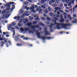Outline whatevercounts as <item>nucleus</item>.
Instances as JSON below:
<instances>
[{"instance_id":"1","label":"nucleus","mask_w":77,"mask_h":77,"mask_svg":"<svg viewBox=\"0 0 77 77\" xmlns=\"http://www.w3.org/2000/svg\"><path fill=\"white\" fill-rule=\"evenodd\" d=\"M58 19L57 17H54V24L53 23H51V25L49 26V27L52 29L53 28V26L54 24H56L57 25V29H60L61 28L59 26V25H60L62 26V28H66V27L67 26H71L70 24H66L65 23H57L56 22V20H58Z\"/></svg>"},{"instance_id":"2","label":"nucleus","mask_w":77,"mask_h":77,"mask_svg":"<svg viewBox=\"0 0 77 77\" xmlns=\"http://www.w3.org/2000/svg\"><path fill=\"white\" fill-rule=\"evenodd\" d=\"M35 7L34 5H32V7L30 8V10H31V12L33 13H35L36 11L34 10Z\"/></svg>"},{"instance_id":"3","label":"nucleus","mask_w":77,"mask_h":77,"mask_svg":"<svg viewBox=\"0 0 77 77\" xmlns=\"http://www.w3.org/2000/svg\"><path fill=\"white\" fill-rule=\"evenodd\" d=\"M29 29V28L28 27V28H25V29H24L23 28H21L20 29V31L22 32H23L24 31V30H25V31H27Z\"/></svg>"},{"instance_id":"4","label":"nucleus","mask_w":77,"mask_h":77,"mask_svg":"<svg viewBox=\"0 0 77 77\" xmlns=\"http://www.w3.org/2000/svg\"><path fill=\"white\" fill-rule=\"evenodd\" d=\"M47 28L45 27L44 28V30H45V35H50V34L48 32V31L47 30Z\"/></svg>"},{"instance_id":"5","label":"nucleus","mask_w":77,"mask_h":77,"mask_svg":"<svg viewBox=\"0 0 77 77\" xmlns=\"http://www.w3.org/2000/svg\"><path fill=\"white\" fill-rule=\"evenodd\" d=\"M40 8H41V7H38V8H37V9H36V11H38V12H39V13H41L42 11V9H40Z\"/></svg>"},{"instance_id":"6","label":"nucleus","mask_w":77,"mask_h":77,"mask_svg":"<svg viewBox=\"0 0 77 77\" xmlns=\"http://www.w3.org/2000/svg\"><path fill=\"white\" fill-rule=\"evenodd\" d=\"M29 15V14H25V13H23L22 16H21V18H23V17H24L25 16H28Z\"/></svg>"},{"instance_id":"7","label":"nucleus","mask_w":77,"mask_h":77,"mask_svg":"<svg viewBox=\"0 0 77 77\" xmlns=\"http://www.w3.org/2000/svg\"><path fill=\"white\" fill-rule=\"evenodd\" d=\"M54 9L55 10L54 11V13H56L57 12V10H60L61 9L59 7H55Z\"/></svg>"},{"instance_id":"8","label":"nucleus","mask_w":77,"mask_h":77,"mask_svg":"<svg viewBox=\"0 0 77 77\" xmlns=\"http://www.w3.org/2000/svg\"><path fill=\"white\" fill-rule=\"evenodd\" d=\"M32 23L31 22L28 23H27L26 24L27 26H30V27L32 26Z\"/></svg>"},{"instance_id":"9","label":"nucleus","mask_w":77,"mask_h":77,"mask_svg":"<svg viewBox=\"0 0 77 77\" xmlns=\"http://www.w3.org/2000/svg\"><path fill=\"white\" fill-rule=\"evenodd\" d=\"M8 16H9L8 14H7L6 15H3V18L4 19L5 18H7Z\"/></svg>"},{"instance_id":"10","label":"nucleus","mask_w":77,"mask_h":77,"mask_svg":"<svg viewBox=\"0 0 77 77\" xmlns=\"http://www.w3.org/2000/svg\"><path fill=\"white\" fill-rule=\"evenodd\" d=\"M35 17H37V18L35 19V20H38L39 19V18L38 17V15H35L34 16Z\"/></svg>"},{"instance_id":"11","label":"nucleus","mask_w":77,"mask_h":77,"mask_svg":"<svg viewBox=\"0 0 77 77\" xmlns=\"http://www.w3.org/2000/svg\"><path fill=\"white\" fill-rule=\"evenodd\" d=\"M28 31H29V33H32V34H34V31H32L31 30H30L29 28V30H28Z\"/></svg>"},{"instance_id":"12","label":"nucleus","mask_w":77,"mask_h":77,"mask_svg":"<svg viewBox=\"0 0 77 77\" xmlns=\"http://www.w3.org/2000/svg\"><path fill=\"white\" fill-rule=\"evenodd\" d=\"M40 38H41L42 39L45 40L46 38H47V37H45V36H41V37H40Z\"/></svg>"},{"instance_id":"13","label":"nucleus","mask_w":77,"mask_h":77,"mask_svg":"<svg viewBox=\"0 0 77 77\" xmlns=\"http://www.w3.org/2000/svg\"><path fill=\"white\" fill-rule=\"evenodd\" d=\"M39 24L40 25H41L43 27H44L45 26L44 24H43L42 22H40L39 23Z\"/></svg>"},{"instance_id":"14","label":"nucleus","mask_w":77,"mask_h":77,"mask_svg":"<svg viewBox=\"0 0 77 77\" xmlns=\"http://www.w3.org/2000/svg\"><path fill=\"white\" fill-rule=\"evenodd\" d=\"M25 9H26L27 10H28L29 9H30V8L29 7H27V6H26L25 7Z\"/></svg>"},{"instance_id":"15","label":"nucleus","mask_w":77,"mask_h":77,"mask_svg":"<svg viewBox=\"0 0 77 77\" xmlns=\"http://www.w3.org/2000/svg\"><path fill=\"white\" fill-rule=\"evenodd\" d=\"M36 34L37 35L38 37V38H40V37H41V35H40V33H37Z\"/></svg>"},{"instance_id":"16","label":"nucleus","mask_w":77,"mask_h":77,"mask_svg":"<svg viewBox=\"0 0 77 77\" xmlns=\"http://www.w3.org/2000/svg\"><path fill=\"white\" fill-rule=\"evenodd\" d=\"M25 21H24L23 22V23L24 24H26V22H28V20L27 19H26L25 20Z\"/></svg>"},{"instance_id":"17","label":"nucleus","mask_w":77,"mask_h":77,"mask_svg":"<svg viewBox=\"0 0 77 77\" xmlns=\"http://www.w3.org/2000/svg\"><path fill=\"white\" fill-rule=\"evenodd\" d=\"M64 19L62 18L61 19V20H60V22H64Z\"/></svg>"},{"instance_id":"18","label":"nucleus","mask_w":77,"mask_h":77,"mask_svg":"<svg viewBox=\"0 0 77 77\" xmlns=\"http://www.w3.org/2000/svg\"><path fill=\"white\" fill-rule=\"evenodd\" d=\"M17 46H22L23 45L22 44H17Z\"/></svg>"},{"instance_id":"19","label":"nucleus","mask_w":77,"mask_h":77,"mask_svg":"<svg viewBox=\"0 0 77 77\" xmlns=\"http://www.w3.org/2000/svg\"><path fill=\"white\" fill-rule=\"evenodd\" d=\"M34 19L33 17L29 16V20H32Z\"/></svg>"},{"instance_id":"20","label":"nucleus","mask_w":77,"mask_h":77,"mask_svg":"<svg viewBox=\"0 0 77 77\" xmlns=\"http://www.w3.org/2000/svg\"><path fill=\"white\" fill-rule=\"evenodd\" d=\"M6 6L7 7H10L11 6V5L9 3H7V4L6 5Z\"/></svg>"},{"instance_id":"21","label":"nucleus","mask_w":77,"mask_h":77,"mask_svg":"<svg viewBox=\"0 0 77 77\" xmlns=\"http://www.w3.org/2000/svg\"><path fill=\"white\" fill-rule=\"evenodd\" d=\"M45 1L44 0H41V3L42 4H43L45 3Z\"/></svg>"},{"instance_id":"22","label":"nucleus","mask_w":77,"mask_h":77,"mask_svg":"<svg viewBox=\"0 0 77 77\" xmlns=\"http://www.w3.org/2000/svg\"><path fill=\"white\" fill-rule=\"evenodd\" d=\"M47 19L48 21H50L51 20V19L50 17H47Z\"/></svg>"},{"instance_id":"23","label":"nucleus","mask_w":77,"mask_h":77,"mask_svg":"<svg viewBox=\"0 0 77 77\" xmlns=\"http://www.w3.org/2000/svg\"><path fill=\"white\" fill-rule=\"evenodd\" d=\"M30 27H31V28L32 29H34L35 28V26H30Z\"/></svg>"},{"instance_id":"24","label":"nucleus","mask_w":77,"mask_h":77,"mask_svg":"<svg viewBox=\"0 0 77 77\" xmlns=\"http://www.w3.org/2000/svg\"><path fill=\"white\" fill-rule=\"evenodd\" d=\"M15 41H18L19 39V38L17 37H15Z\"/></svg>"},{"instance_id":"25","label":"nucleus","mask_w":77,"mask_h":77,"mask_svg":"<svg viewBox=\"0 0 77 77\" xmlns=\"http://www.w3.org/2000/svg\"><path fill=\"white\" fill-rule=\"evenodd\" d=\"M1 43H2V44H1V46L2 47H3L4 46V44H5L4 42H1Z\"/></svg>"},{"instance_id":"26","label":"nucleus","mask_w":77,"mask_h":77,"mask_svg":"<svg viewBox=\"0 0 77 77\" xmlns=\"http://www.w3.org/2000/svg\"><path fill=\"white\" fill-rule=\"evenodd\" d=\"M8 33V32H3V34L4 35H7Z\"/></svg>"},{"instance_id":"27","label":"nucleus","mask_w":77,"mask_h":77,"mask_svg":"<svg viewBox=\"0 0 77 77\" xmlns=\"http://www.w3.org/2000/svg\"><path fill=\"white\" fill-rule=\"evenodd\" d=\"M12 32H13V36H14L15 35V30H13L12 31Z\"/></svg>"},{"instance_id":"28","label":"nucleus","mask_w":77,"mask_h":77,"mask_svg":"<svg viewBox=\"0 0 77 77\" xmlns=\"http://www.w3.org/2000/svg\"><path fill=\"white\" fill-rule=\"evenodd\" d=\"M19 17H17L16 16H15V17H14V19H19Z\"/></svg>"},{"instance_id":"29","label":"nucleus","mask_w":77,"mask_h":77,"mask_svg":"<svg viewBox=\"0 0 77 77\" xmlns=\"http://www.w3.org/2000/svg\"><path fill=\"white\" fill-rule=\"evenodd\" d=\"M49 15L50 16H53V13H50Z\"/></svg>"},{"instance_id":"30","label":"nucleus","mask_w":77,"mask_h":77,"mask_svg":"<svg viewBox=\"0 0 77 77\" xmlns=\"http://www.w3.org/2000/svg\"><path fill=\"white\" fill-rule=\"evenodd\" d=\"M41 7L42 8H45V6L44 5H41Z\"/></svg>"},{"instance_id":"31","label":"nucleus","mask_w":77,"mask_h":77,"mask_svg":"<svg viewBox=\"0 0 77 77\" xmlns=\"http://www.w3.org/2000/svg\"><path fill=\"white\" fill-rule=\"evenodd\" d=\"M12 7H12V9H14L15 8V5H12Z\"/></svg>"},{"instance_id":"32","label":"nucleus","mask_w":77,"mask_h":77,"mask_svg":"<svg viewBox=\"0 0 77 77\" xmlns=\"http://www.w3.org/2000/svg\"><path fill=\"white\" fill-rule=\"evenodd\" d=\"M37 23V22L35 21L33 22V24H36Z\"/></svg>"},{"instance_id":"33","label":"nucleus","mask_w":77,"mask_h":77,"mask_svg":"<svg viewBox=\"0 0 77 77\" xmlns=\"http://www.w3.org/2000/svg\"><path fill=\"white\" fill-rule=\"evenodd\" d=\"M4 38H0V41L4 40Z\"/></svg>"},{"instance_id":"34","label":"nucleus","mask_w":77,"mask_h":77,"mask_svg":"<svg viewBox=\"0 0 77 77\" xmlns=\"http://www.w3.org/2000/svg\"><path fill=\"white\" fill-rule=\"evenodd\" d=\"M48 12V10H46L45 11V14H47Z\"/></svg>"},{"instance_id":"35","label":"nucleus","mask_w":77,"mask_h":77,"mask_svg":"<svg viewBox=\"0 0 77 77\" xmlns=\"http://www.w3.org/2000/svg\"><path fill=\"white\" fill-rule=\"evenodd\" d=\"M48 10L49 11H51V8H50V6L48 7Z\"/></svg>"},{"instance_id":"36","label":"nucleus","mask_w":77,"mask_h":77,"mask_svg":"<svg viewBox=\"0 0 77 77\" xmlns=\"http://www.w3.org/2000/svg\"><path fill=\"white\" fill-rule=\"evenodd\" d=\"M16 25V23H12V25L13 26H15Z\"/></svg>"},{"instance_id":"37","label":"nucleus","mask_w":77,"mask_h":77,"mask_svg":"<svg viewBox=\"0 0 77 77\" xmlns=\"http://www.w3.org/2000/svg\"><path fill=\"white\" fill-rule=\"evenodd\" d=\"M35 28H38L39 27V26L38 25H37L36 26H35Z\"/></svg>"},{"instance_id":"38","label":"nucleus","mask_w":77,"mask_h":77,"mask_svg":"<svg viewBox=\"0 0 77 77\" xmlns=\"http://www.w3.org/2000/svg\"><path fill=\"white\" fill-rule=\"evenodd\" d=\"M47 38L48 39H50L52 38L51 37H48V38L47 37Z\"/></svg>"},{"instance_id":"39","label":"nucleus","mask_w":77,"mask_h":77,"mask_svg":"<svg viewBox=\"0 0 77 77\" xmlns=\"http://www.w3.org/2000/svg\"><path fill=\"white\" fill-rule=\"evenodd\" d=\"M4 40V42H5L6 43V44H8V42H7V40H6L5 39H4V40Z\"/></svg>"},{"instance_id":"40","label":"nucleus","mask_w":77,"mask_h":77,"mask_svg":"<svg viewBox=\"0 0 77 77\" xmlns=\"http://www.w3.org/2000/svg\"><path fill=\"white\" fill-rule=\"evenodd\" d=\"M71 5V2H69L68 4V6H70Z\"/></svg>"},{"instance_id":"41","label":"nucleus","mask_w":77,"mask_h":77,"mask_svg":"<svg viewBox=\"0 0 77 77\" xmlns=\"http://www.w3.org/2000/svg\"><path fill=\"white\" fill-rule=\"evenodd\" d=\"M28 4V2H24V4L25 5H27Z\"/></svg>"},{"instance_id":"42","label":"nucleus","mask_w":77,"mask_h":77,"mask_svg":"<svg viewBox=\"0 0 77 77\" xmlns=\"http://www.w3.org/2000/svg\"><path fill=\"white\" fill-rule=\"evenodd\" d=\"M77 8V5H75V7L73 8V10H74L75 9V8Z\"/></svg>"},{"instance_id":"43","label":"nucleus","mask_w":77,"mask_h":77,"mask_svg":"<svg viewBox=\"0 0 77 77\" xmlns=\"http://www.w3.org/2000/svg\"><path fill=\"white\" fill-rule=\"evenodd\" d=\"M74 0H72L71 1V3H72L73 4H74Z\"/></svg>"},{"instance_id":"44","label":"nucleus","mask_w":77,"mask_h":77,"mask_svg":"<svg viewBox=\"0 0 77 77\" xmlns=\"http://www.w3.org/2000/svg\"><path fill=\"white\" fill-rule=\"evenodd\" d=\"M10 7H7V8L6 9V10H10Z\"/></svg>"},{"instance_id":"45","label":"nucleus","mask_w":77,"mask_h":77,"mask_svg":"<svg viewBox=\"0 0 77 77\" xmlns=\"http://www.w3.org/2000/svg\"><path fill=\"white\" fill-rule=\"evenodd\" d=\"M8 43L10 45H11V42L9 40L8 41Z\"/></svg>"},{"instance_id":"46","label":"nucleus","mask_w":77,"mask_h":77,"mask_svg":"<svg viewBox=\"0 0 77 77\" xmlns=\"http://www.w3.org/2000/svg\"><path fill=\"white\" fill-rule=\"evenodd\" d=\"M28 39V38H23V39H24V40H27Z\"/></svg>"},{"instance_id":"47","label":"nucleus","mask_w":77,"mask_h":77,"mask_svg":"<svg viewBox=\"0 0 77 77\" xmlns=\"http://www.w3.org/2000/svg\"><path fill=\"white\" fill-rule=\"evenodd\" d=\"M39 30H37L36 32H35L36 33V34H37L39 33V32H38Z\"/></svg>"},{"instance_id":"48","label":"nucleus","mask_w":77,"mask_h":77,"mask_svg":"<svg viewBox=\"0 0 77 77\" xmlns=\"http://www.w3.org/2000/svg\"><path fill=\"white\" fill-rule=\"evenodd\" d=\"M12 27V25L11 24H10L9 25V28H11Z\"/></svg>"},{"instance_id":"49","label":"nucleus","mask_w":77,"mask_h":77,"mask_svg":"<svg viewBox=\"0 0 77 77\" xmlns=\"http://www.w3.org/2000/svg\"><path fill=\"white\" fill-rule=\"evenodd\" d=\"M14 4V2H10V5H12Z\"/></svg>"},{"instance_id":"50","label":"nucleus","mask_w":77,"mask_h":77,"mask_svg":"<svg viewBox=\"0 0 77 77\" xmlns=\"http://www.w3.org/2000/svg\"><path fill=\"white\" fill-rule=\"evenodd\" d=\"M56 2L57 4H58L59 3V0H56Z\"/></svg>"},{"instance_id":"51","label":"nucleus","mask_w":77,"mask_h":77,"mask_svg":"<svg viewBox=\"0 0 77 77\" xmlns=\"http://www.w3.org/2000/svg\"><path fill=\"white\" fill-rule=\"evenodd\" d=\"M77 22L76 21H73L72 22V23H76Z\"/></svg>"},{"instance_id":"52","label":"nucleus","mask_w":77,"mask_h":77,"mask_svg":"<svg viewBox=\"0 0 77 77\" xmlns=\"http://www.w3.org/2000/svg\"><path fill=\"white\" fill-rule=\"evenodd\" d=\"M15 27L17 29H19V27L17 26H16Z\"/></svg>"},{"instance_id":"53","label":"nucleus","mask_w":77,"mask_h":77,"mask_svg":"<svg viewBox=\"0 0 77 77\" xmlns=\"http://www.w3.org/2000/svg\"><path fill=\"white\" fill-rule=\"evenodd\" d=\"M60 12H61V13H63V12H64L63 11H62V10H60Z\"/></svg>"},{"instance_id":"54","label":"nucleus","mask_w":77,"mask_h":77,"mask_svg":"<svg viewBox=\"0 0 77 77\" xmlns=\"http://www.w3.org/2000/svg\"><path fill=\"white\" fill-rule=\"evenodd\" d=\"M49 4H52L53 2H51V1H50V2H49Z\"/></svg>"},{"instance_id":"55","label":"nucleus","mask_w":77,"mask_h":77,"mask_svg":"<svg viewBox=\"0 0 77 77\" xmlns=\"http://www.w3.org/2000/svg\"><path fill=\"white\" fill-rule=\"evenodd\" d=\"M50 31L51 32H53V30L52 29H50Z\"/></svg>"},{"instance_id":"56","label":"nucleus","mask_w":77,"mask_h":77,"mask_svg":"<svg viewBox=\"0 0 77 77\" xmlns=\"http://www.w3.org/2000/svg\"><path fill=\"white\" fill-rule=\"evenodd\" d=\"M51 2H52V3H53L54 2V0H51Z\"/></svg>"},{"instance_id":"57","label":"nucleus","mask_w":77,"mask_h":77,"mask_svg":"<svg viewBox=\"0 0 77 77\" xmlns=\"http://www.w3.org/2000/svg\"><path fill=\"white\" fill-rule=\"evenodd\" d=\"M56 17H60V15H58V14L57 15H56Z\"/></svg>"},{"instance_id":"58","label":"nucleus","mask_w":77,"mask_h":77,"mask_svg":"<svg viewBox=\"0 0 77 77\" xmlns=\"http://www.w3.org/2000/svg\"><path fill=\"white\" fill-rule=\"evenodd\" d=\"M63 15H65V16H66V13L65 12L64 13Z\"/></svg>"},{"instance_id":"59","label":"nucleus","mask_w":77,"mask_h":77,"mask_svg":"<svg viewBox=\"0 0 77 77\" xmlns=\"http://www.w3.org/2000/svg\"><path fill=\"white\" fill-rule=\"evenodd\" d=\"M62 17H63V15L62 14H61L60 15V19L62 18Z\"/></svg>"},{"instance_id":"60","label":"nucleus","mask_w":77,"mask_h":77,"mask_svg":"<svg viewBox=\"0 0 77 77\" xmlns=\"http://www.w3.org/2000/svg\"><path fill=\"white\" fill-rule=\"evenodd\" d=\"M54 7H56L57 6V5L56 4H55L54 5Z\"/></svg>"},{"instance_id":"61","label":"nucleus","mask_w":77,"mask_h":77,"mask_svg":"<svg viewBox=\"0 0 77 77\" xmlns=\"http://www.w3.org/2000/svg\"><path fill=\"white\" fill-rule=\"evenodd\" d=\"M42 19L43 20H45L44 17H42Z\"/></svg>"},{"instance_id":"62","label":"nucleus","mask_w":77,"mask_h":77,"mask_svg":"<svg viewBox=\"0 0 77 77\" xmlns=\"http://www.w3.org/2000/svg\"><path fill=\"white\" fill-rule=\"evenodd\" d=\"M57 14H58V15H59L60 14V13L59 11H58L57 12Z\"/></svg>"},{"instance_id":"63","label":"nucleus","mask_w":77,"mask_h":77,"mask_svg":"<svg viewBox=\"0 0 77 77\" xmlns=\"http://www.w3.org/2000/svg\"><path fill=\"white\" fill-rule=\"evenodd\" d=\"M68 17L69 18H71L70 15H68Z\"/></svg>"},{"instance_id":"64","label":"nucleus","mask_w":77,"mask_h":77,"mask_svg":"<svg viewBox=\"0 0 77 77\" xmlns=\"http://www.w3.org/2000/svg\"><path fill=\"white\" fill-rule=\"evenodd\" d=\"M28 1L29 2H32L31 0H28Z\"/></svg>"}]
</instances>
